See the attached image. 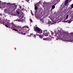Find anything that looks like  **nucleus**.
<instances>
[{
	"instance_id": "obj_1",
	"label": "nucleus",
	"mask_w": 73,
	"mask_h": 73,
	"mask_svg": "<svg viewBox=\"0 0 73 73\" xmlns=\"http://www.w3.org/2000/svg\"><path fill=\"white\" fill-rule=\"evenodd\" d=\"M11 24L12 25L13 27H15V29L14 28H13L12 27L11 28V29H12L14 31H15V32H18L19 31L17 30L16 29L19 28V26H17L16 25H15V24H14L13 23H11Z\"/></svg>"
},
{
	"instance_id": "obj_2",
	"label": "nucleus",
	"mask_w": 73,
	"mask_h": 73,
	"mask_svg": "<svg viewBox=\"0 0 73 73\" xmlns=\"http://www.w3.org/2000/svg\"><path fill=\"white\" fill-rule=\"evenodd\" d=\"M35 31L36 32L37 31V32H39V33H41L42 32V30L40 28H38V27H35V28L34 29Z\"/></svg>"
},
{
	"instance_id": "obj_3",
	"label": "nucleus",
	"mask_w": 73,
	"mask_h": 73,
	"mask_svg": "<svg viewBox=\"0 0 73 73\" xmlns=\"http://www.w3.org/2000/svg\"><path fill=\"white\" fill-rule=\"evenodd\" d=\"M28 37H30V36L33 37H35V38H36V36L35 35L33 34V33L30 34V35H28Z\"/></svg>"
},
{
	"instance_id": "obj_4",
	"label": "nucleus",
	"mask_w": 73,
	"mask_h": 73,
	"mask_svg": "<svg viewBox=\"0 0 73 73\" xmlns=\"http://www.w3.org/2000/svg\"><path fill=\"white\" fill-rule=\"evenodd\" d=\"M65 5V6L64 7H65V8H66V11H68V9H69L70 7H70H69L67 8L68 7V4H67L66 5Z\"/></svg>"
},
{
	"instance_id": "obj_5",
	"label": "nucleus",
	"mask_w": 73,
	"mask_h": 73,
	"mask_svg": "<svg viewBox=\"0 0 73 73\" xmlns=\"http://www.w3.org/2000/svg\"><path fill=\"white\" fill-rule=\"evenodd\" d=\"M44 35H45L46 36H48V33H47V31H44L43 33Z\"/></svg>"
},
{
	"instance_id": "obj_6",
	"label": "nucleus",
	"mask_w": 73,
	"mask_h": 73,
	"mask_svg": "<svg viewBox=\"0 0 73 73\" xmlns=\"http://www.w3.org/2000/svg\"><path fill=\"white\" fill-rule=\"evenodd\" d=\"M35 5V11H37V9H38V7H37V4H35L34 5Z\"/></svg>"
},
{
	"instance_id": "obj_7",
	"label": "nucleus",
	"mask_w": 73,
	"mask_h": 73,
	"mask_svg": "<svg viewBox=\"0 0 73 73\" xmlns=\"http://www.w3.org/2000/svg\"><path fill=\"white\" fill-rule=\"evenodd\" d=\"M69 3V0H65L64 2V5H66Z\"/></svg>"
},
{
	"instance_id": "obj_8",
	"label": "nucleus",
	"mask_w": 73,
	"mask_h": 73,
	"mask_svg": "<svg viewBox=\"0 0 73 73\" xmlns=\"http://www.w3.org/2000/svg\"><path fill=\"white\" fill-rule=\"evenodd\" d=\"M4 11L5 13H8V12H9V10H8V9H5L4 10Z\"/></svg>"
},
{
	"instance_id": "obj_9",
	"label": "nucleus",
	"mask_w": 73,
	"mask_h": 73,
	"mask_svg": "<svg viewBox=\"0 0 73 73\" xmlns=\"http://www.w3.org/2000/svg\"><path fill=\"white\" fill-rule=\"evenodd\" d=\"M50 38H43V39L44 40H49V39H50Z\"/></svg>"
},
{
	"instance_id": "obj_10",
	"label": "nucleus",
	"mask_w": 73,
	"mask_h": 73,
	"mask_svg": "<svg viewBox=\"0 0 73 73\" xmlns=\"http://www.w3.org/2000/svg\"><path fill=\"white\" fill-rule=\"evenodd\" d=\"M21 33L22 35H26V32L23 31L22 32H21Z\"/></svg>"
},
{
	"instance_id": "obj_11",
	"label": "nucleus",
	"mask_w": 73,
	"mask_h": 73,
	"mask_svg": "<svg viewBox=\"0 0 73 73\" xmlns=\"http://www.w3.org/2000/svg\"><path fill=\"white\" fill-rule=\"evenodd\" d=\"M13 7H14V9H15L17 8V5H13Z\"/></svg>"
},
{
	"instance_id": "obj_12",
	"label": "nucleus",
	"mask_w": 73,
	"mask_h": 73,
	"mask_svg": "<svg viewBox=\"0 0 73 73\" xmlns=\"http://www.w3.org/2000/svg\"><path fill=\"white\" fill-rule=\"evenodd\" d=\"M5 21H6V22H7V23H8V24H10V23H9V21H10V20H7V19H6V20H5Z\"/></svg>"
},
{
	"instance_id": "obj_13",
	"label": "nucleus",
	"mask_w": 73,
	"mask_h": 73,
	"mask_svg": "<svg viewBox=\"0 0 73 73\" xmlns=\"http://www.w3.org/2000/svg\"><path fill=\"white\" fill-rule=\"evenodd\" d=\"M5 26L6 27H7V28H11V29L12 28V27H11V26H10L9 27L7 25H5Z\"/></svg>"
},
{
	"instance_id": "obj_14",
	"label": "nucleus",
	"mask_w": 73,
	"mask_h": 73,
	"mask_svg": "<svg viewBox=\"0 0 73 73\" xmlns=\"http://www.w3.org/2000/svg\"><path fill=\"white\" fill-rule=\"evenodd\" d=\"M36 36H39V37L40 36V33H36Z\"/></svg>"
},
{
	"instance_id": "obj_15",
	"label": "nucleus",
	"mask_w": 73,
	"mask_h": 73,
	"mask_svg": "<svg viewBox=\"0 0 73 73\" xmlns=\"http://www.w3.org/2000/svg\"><path fill=\"white\" fill-rule=\"evenodd\" d=\"M67 22L68 23H71V22H72V20H67Z\"/></svg>"
},
{
	"instance_id": "obj_16",
	"label": "nucleus",
	"mask_w": 73,
	"mask_h": 73,
	"mask_svg": "<svg viewBox=\"0 0 73 73\" xmlns=\"http://www.w3.org/2000/svg\"><path fill=\"white\" fill-rule=\"evenodd\" d=\"M51 8L52 9H54V8H55V6H54V5H53L52 6Z\"/></svg>"
},
{
	"instance_id": "obj_17",
	"label": "nucleus",
	"mask_w": 73,
	"mask_h": 73,
	"mask_svg": "<svg viewBox=\"0 0 73 73\" xmlns=\"http://www.w3.org/2000/svg\"><path fill=\"white\" fill-rule=\"evenodd\" d=\"M39 37L40 38H43V36L40 35L39 36Z\"/></svg>"
},
{
	"instance_id": "obj_18",
	"label": "nucleus",
	"mask_w": 73,
	"mask_h": 73,
	"mask_svg": "<svg viewBox=\"0 0 73 73\" xmlns=\"http://www.w3.org/2000/svg\"><path fill=\"white\" fill-rule=\"evenodd\" d=\"M68 17H69V15H67L66 17V19H67L68 18Z\"/></svg>"
},
{
	"instance_id": "obj_19",
	"label": "nucleus",
	"mask_w": 73,
	"mask_h": 73,
	"mask_svg": "<svg viewBox=\"0 0 73 73\" xmlns=\"http://www.w3.org/2000/svg\"><path fill=\"white\" fill-rule=\"evenodd\" d=\"M26 1H27V3H29V0H26Z\"/></svg>"
},
{
	"instance_id": "obj_20",
	"label": "nucleus",
	"mask_w": 73,
	"mask_h": 73,
	"mask_svg": "<svg viewBox=\"0 0 73 73\" xmlns=\"http://www.w3.org/2000/svg\"><path fill=\"white\" fill-rule=\"evenodd\" d=\"M21 21V19H18V21L19 22Z\"/></svg>"
},
{
	"instance_id": "obj_21",
	"label": "nucleus",
	"mask_w": 73,
	"mask_h": 73,
	"mask_svg": "<svg viewBox=\"0 0 73 73\" xmlns=\"http://www.w3.org/2000/svg\"><path fill=\"white\" fill-rule=\"evenodd\" d=\"M36 10V12H40V11H39V10L38 9L37 10Z\"/></svg>"
},
{
	"instance_id": "obj_22",
	"label": "nucleus",
	"mask_w": 73,
	"mask_h": 73,
	"mask_svg": "<svg viewBox=\"0 0 73 73\" xmlns=\"http://www.w3.org/2000/svg\"><path fill=\"white\" fill-rule=\"evenodd\" d=\"M17 13L18 14V15H19V14H20V13H19V11H17Z\"/></svg>"
},
{
	"instance_id": "obj_23",
	"label": "nucleus",
	"mask_w": 73,
	"mask_h": 73,
	"mask_svg": "<svg viewBox=\"0 0 73 73\" xmlns=\"http://www.w3.org/2000/svg\"><path fill=\"white\" fill-rule=\"evenodd\" d=\"M21 21H24V19H23V17L21 18Z\"/></svg>"
},
{
	"instance_id": "obj_24",
	"label": "nucleus",
	"mask_w": 73,
	"mask_h": 73,
	"mask_svg": "<svg viewBox=\"0 0 73 73\" xmlns=\"http://www.w3.org/2000/svg\"><path fill=\"white\" fill-rule=\"evenodd\" d=\"M29 20H30V22H31V23H32V19H30Z\"/></svg>"
},
{
	"instance_id": "obj_25",
	"label": "nucleus",
	"mask_w": 73,
	"mask_h": 73,
	"mask_svg": "<svg viewBox=\"0 0 73 73\" xmlns=\"http://www.w3.org/2000/svg\"><path fill=\"white\" fill-rule=\"evenodd\" d=\"M25 28H29V27L28 26H25Z\"/></svg>"
},
{
	"instance_id": "obj_26",
	"label": "nucleus",
	"mask_w": 73,
	"mask_h": 73,
	"mask_svg": "<svg viewBox=\"0 0 73 73\" xmlns=\"http://www.w3.org/2000/svg\"><path fill=\"white\" fill-rule=\"evenodd\" d=\"M37 14H35V17H36V19H37Z\"/></svg>"
},
{
	"instance_id": "obj_27",
	"label": "nucleus",
	"mask_w": 73,
	"mask_h": 73,
	"mask_svg": "<svg viewBox=\"0 0 73 73\" xmlns=\"http://www.w3.org/2000/svg\"><path fill=\"white\" fill-rule=\"evenodd\" d=\"M31 13L32 14V16H34V15H33V13H32V12H31Z\"/></svg>"
},
{
	"instance_id": "obj_28",
	"label": "nucleus",
	"mask_w": 73,
	"mask_h": 73,
	"mask_svg": "<svg viewBox=\"0 0 73 73\" xmlns=\"http://www.w3.org/2000/svg\"><path fill=\"white\" fill-rule=\"evenodd\" d=\"M38 9L40 12L41 10V8H39Z\"/></svg>"
},
{
	"instance_id": "obj_29",
	"label": "nucleus",
	"mask_w": 73,
	"mask_h": 73,
	"mask_svg": "<svg viewBox=\"0 0 73 73\" xmlns=\"http://www.w3.org/2000/svg\"><path fill=\"white\" fill-rule=\"evenodd\" d=\"M1 4H2V2L0 1V5H1Z\"/></svg>"
},
{
	"instance_id": "obj_30",
	"label": "nucleus",
	"mask_w": 73,
	"mask_h": 73,
	"mask_svg": "<svg viewBox=\"0 0 73 73\" xmlns=\"http://www.w3.org/2000/svg\"><path fill=\"white\" fill-rule=\"evenodd\" d=\"M63 4H64V3H63L62 5H60V7H62V5H63Z\"/></svg>"
},
{
	"instance_id": "obj_31",
	"label": "nucleus",
	"mask_w": 73,
	"mask_h": 73,
	"mask_svg": "<svg viewBox=\"0 0 73 73\" xmlns=\"http://www.w3.org/2000/svg\"><path fill=\"white\" fill-rule=\"evenodd\" d=\"M19 8L20 9H21V6L19 5Z\"/></svg>"
},
{
	"instance_id": "obj_32",
	"label": "nucleus",
	"mask_w": 73,
	"mask_h": 73,
	"mask_svg": "<svg viewBox=\"0 0 73 73\" xmlns=\"http://www.w3.org/2000/svg\"><path fill=\"white\" fill-rule=\"evenodd\" d=\"M17 33H19V34H20L21 33H20V32H18Z\"/></svg>"
},
{
	"instance_id": "obj_33",
	"label": "nucleus",
	"mask_w": 73,
	"mask_h": 73,
	"mask_svg": "<svg viewBox=\"0 0 73 73\" xmlns=\"http://www.w3.org/2000/svg\"><path fill=\"white\" fill-rule=\"evenodd\" d=\"M0 16H2V14H0Z\"/></svg>"
},
{
	"instance_id": "obj_34",
	"label": "nucleus",
	"mask_w": 73,
	"mask_h": 73,
	"mask_svg": "<svg viewBox=\"0 0 73 73\" xmlns=\"http://www.w3.org/2000/svg\"><path fill=\"white\" fill-rule=\"evenodd\" d=\"M15 21H17V20H15Z\"/></svg>"
},
{
	"instance_id": "obj_35",
	"label": "nucleus",
	"mask_w": 73,
	"mask_h": 73,
	"mask_svg": "<svg viewBox=\"0 0 73 73\" xmlns=\"http://www.w3.org/2000/svg\"><path fill=\"white\" fill-rule=\"evenodd\" d=\"M70 41H70H72V40H70V41Z\"/></svg>"
},
{
	"instance_id": "obj_36",
	"label": "nucleus",
	"mask_w": 73,
	"mask_h": 73,
	"mask_svg": "<svg viewBox=\"0 0 73 73\" xmlns=\"http://www.w3.org/2000/svg\"><path fill=\"white\" fill-rule=\"evenodd\" d=\"M48 35H49V33H48Z\"/></svg>"
},
{
	"instance_id": "obj_37",
	"label": "nucleus",
	"mask_w": 73,
	"mask_h": 73,
	"mask_svg": "<svg viewBox=\"0 0 73 73\" xmlns=\"http://www.w3.org/2000/svg\"><path fill=\"white\" fill-rule=\"evenodd\" d=\"M6 4H7V3H6Z\"/></svg>"
},
{
	"instance_id": "obj_38",
	"label": "nucleus",
	"mask_w": 73,
	"mask_h": 73,
	"mask_svg": "<svg viewBox=\"0 0 73 73\" xmlns=\"http://www.w3.org/2000/svg\"><path fill=\"white\" fill-rule=\"evenodd\" d=\"M49 35V36H50V35Z\"/></svg>"
},
{
	"instance_id": "obj_39",
	"label": "nucleus",
	"mask_w": 73,
	"mask_h": 73,
	"mask_svg": "<svg viewBox=\"0 0 73 73\" xmlns=\"http://www.w3.org/2000/svg\"><path fill=\"white\" fill-rule=\"evenodd\" d=\"M70 34H71V33H70Z\"/></svg>"
},
{
	"instance_id": "obj_40",
	"label": "nucleus",
	"mask_w": 73,
	"mask_h": 73,
	"mask_svg": "<svg viewBox=\"0 0 73 73\" xmlns=\"http://www.w3.org/2000/svg\"><path fill=\"white\" fill-rule=\"evenodd\" d=\"M72 15H73V13H72Z\"/></svg>"
},
{
	"instance_id": "obj_41",
	"label": "nucleus",
	"mask_w": 73,
	"mask_h": 73,
	"mask_svg": "<svg viewBox=\"0 0 73 73\" xmlns=\"http://www.w3.org/2000/svg\"><path fill=\"white\" fill-rule=\"evenodd\" d=\"M56 36V35H55V36Z\"/></svg>"
},
{
	"instance_id": "obj_42",
	"label": "nucleus",
	"mask_w": 73,
	"mask_h": 73,
	"mask_svg": "<svg viewBox=\"0 0 73 73\" xmlns=\"http://www.w3.org/2000/svg\"><path fill=\"white\" fill-rule=\"evenodd\" d=\"M44 32H45L44 31Z\"/></svg>"
}]
</instances>
